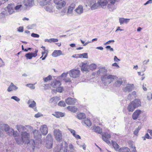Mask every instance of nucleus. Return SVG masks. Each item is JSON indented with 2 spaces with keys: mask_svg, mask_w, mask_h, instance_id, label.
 <instances>
[{
  "mask_svg": "<svg viewBox=\"0 0 152 152\" xmlns=\"http://www.w3.org/2000/svg\"><path fill=\"white\" fill-rule=\"evenodd\" d=\"M57 150H56L57 152H74L75 151V148L69 150L67 151V144L65 142L64 144H61L57 146Z\"/></svg>",
  "mask_w": 152,
  "mask_h": 152,
  "instance_id": "nucleus-1",
  "label": "nucleus"
},
{
  "mask_svg": "<svg viewBox=\"0 0 152 152\" xmlns=\"http://www.w3.org/2000/svg\"><path fill=\"white\" fill-rule=\"evenodd\" d=\"M54 2L57 9H61L66 4V2L64 0H54Z\"/></svg>",
  "mask_w": 152,
  "mask_h": 152,
  "instance_id": "nucleus-2",
  "label": "nucleus"
},
{
  "mask_svg": "<svg viewBox=\"0 0 152 152\" xmlns=\"http://www.w3.org/2000/svg\"><path fill=\"white\" fill-rule=\"evenodd\" d=\"M115 78V76L112 75H105L101 77L102 80V81H105L106 83L110 84L113 82Z\"/></svg>",
  "mask_w": 152,
  "mask_h": 152,
  "instance_id": "nucleus-3",
  "label": "nucleus"
},
{
  "mask_svg": "<svg viewBox=\"0 0 152 152\" xmlns=\"http://www.w3.org/2000/svg\"><path fill=\"white\" fill-rule=\"evenodd\" d=\"M46 142V148L48 149L51 148L53 144V139L50 134H48L47 135Z\"/></svg>",
  "mask_w": 152,
  "mask_h": 152,
  "instance_id": "nucleus-4",
  "label": "nucleus"
},
{
  "mask_svg": "<svg viewBox=\"0 0 152 152\" xmlns=\"http://www.w3.org/2000/svg\"><path fill=\"white\" fill-rule=\"evenodd\" d=\"M54 134L56 139L57 141H61L62 138V132L59 129H55L54 130Z\"/></svg>",
  "mask_w": 152,
  "mask_h": 152,
  "instance_id": "nucleus-5",
  "label": "nucleus"
},
{
  "mask_svg": "<svg viewBox=\"0 0 152 152\" xmlns=\"http://www.w3.org/2000/svg\"><path fill=\"white\" fill-rule=\"evenodd\" d=\"M10 126L7 124H0V136H3V133L2 131H4L5 132H7L9 129Z\"/></svg>",
  "mask_w": 152,
  "mask_h": 152,
  "instance_id": "nucleus-6",
  "label": "nucleus"
},
{
  "mask_svg": "<svg viewBox=\"0 0 152 152\" xmlns=\"http://www.w3.org/2000/svg\"><path fill=\"white\" fill-rule=\"evenodd\" d=\"M88 3L89 5L92 10L97 9L100 6L98 3H96V0H89Z\"/></svg>",
  "mask_w": 152,
  "mask_h": 152,
  "instance_id": "nucleus-7",
  "label": "nucleus"
},
{
  "mask_svg": "<svg viewBox=\"0 0 152 152\" xmlns=\"http://www.w3.org/2000/svg\"><path fill=\"white\" fill-rule=\"evenodd\" d=\"M80 74V71L76 69H72L69 72L70 76L74 78L79 77Z\"/></svg>",
  "mask_w": 152,
  "mask_h": 152,
  "instance_id": "nucleus-8",
  "label": "nucleus"
},
{
  "mask_svg": "<svg viewBox=\"0 0 152 152\" xmlns=\"http://www.w3.org/2000/svg\"><path fill=\"white\" fill-rule=\"evenodd\" d=\"M111 137V135L107 132L104 133L102 134V140L108 144H110V142L109 139Z\"/></svg>",
  "mask_w": 152,
  "mask_h": 152,
  "instance_id": "nucleus-9",
  "label": "nucleus"
},
{
  "mask_svg": "<svg viewBox=\"0 0 152 152\" xmlns=\"http://www.w3.org/2000/svg\"><path fill=\"white\" fill-rule=\"evenodd\" d=\"M108 0H98V4L102 8H105L108 4Z\"/></svg>",
  "mask_w": 152,
  "mask_h": 152,
  "instance_id": "nucleus-10",
  "label": "nucleus"
},
{
  "mask_svg": "<svg viewBox=\"0 0 152 152\" xmlns=\"http://www.w3.org/2000/svg\"><path fill=\"white\" fill-rule=\"evenodd\" d=\"M27 104H29L28 107H29L34 109L35 111H37V110L35 107L36 103L32 99H30L28 101Z\"/></svg>",
  "mask_w": 152,
  "mask_h": 152,
  "instance_id": "nucleus-11",
  "label": "nucleus"
},
{
  "mask_svg": "<svg viewBox=\"0 0 152 152\" xmlns=\"http://www.w3.org/2000/svg\"><path fill=\"white\" fill-rule=\"evenodd\" d=\"M65 102L68 105H73L76 103V100L75 98L69 97L66 99Z\"/></svg>",
  "mask_w": 152,
  "mask_h": 152,
  "instance_id": "nucleus-12",
  "label": "nucleus"
},
{
  "mask_svg": "<svg viewBox=\"0 0 152 152\" xmlns=\"http://www.w3.org/2000/svg\"><path fill=\"white\" fill-rule=\"evenodd\" d=\"M131 102L136 108L141 105V102L139 99H135L134 101Z\"/></svg>",
  "mask_w": 152,
  "mask_h": 152,
  "instance_id": "nucleus-13",
  "label": "nucleus"
},
{
  "mask_svg": "<svg viewBox=\"0 0 152 152\" xmlns=\"http://www.w3.org/2000/svg\"><path fill=\"white\" fill-rule=\"evenodd\" d=\"M41 48H42L44 51L42 53V56L40 58H42V60H44L47 56L48 52V50H46L45 47L42 46Z\"/></svg>",
  "mask_w": 152,
  "mask_h": 152,
  "instance_id": "nucleus-14",
  "label": "nucleus"
},
{
  "mask_svg": "<svg viewBox=\"0 0 152 152\" xmlns=\"http://www.w3.org/2000/svg\"><path fill=\"white\" fill-rule=\"evenodd\" d=\"M17 143L19 144H23L25 141L21 135H18L15 138Z\"/></svg>",
  "mask_w": 152,
  "mask_h": 152,
  "instance_id": "nucleus-15",
  "label": "nucleus"
},
{
  "mask_svg": "<svg viewBox=\"0 0 152 152\" xmlns=\"http://www.w3.org/2000/svg\"><path fill=\"white\" fill-rule=\"evenodd\" d=\"M40 130L43 135H46L48 132L47 126L46 125H43L40 127Z\"/></svg>",
  "mask_w": 152,
  "mask_h": 152,
  "instance_id": "nucleus-16",
  "label": "nucleus"
},
{
  "mask_svg": "<svg viewBox=\"0 0 152 152\" xmlns=\"http://www.w3.org/2000/svg\"><path fill=\"white\" fill-rule=\"evenodd\" d=\"M33 133L35 138L39 141L41 136L40 132L38 130H35L33 131Z\"/></svg>",
  "mask_w": 152,
  "mask_h": 152,
  "instance_id": "nucleus-17",
  "label": "nucleus"
},
{
  "mask_svg": "<svg viewBox=\"0 0 152 152\" xmlns=\"http://www.w3.org/2000/svg\"><path fill=\"white\" fill-rule=\"evenodd\" d=\"M141 110H135L132 115L133 119L134 120H136L141 113Z\"/></svg>",
  "mask_w": 152,
  "mask_h": 152,
  "instance_id": "nucleus-18",
  "label": "nucleus"
},
{
  "mask_svg": "<svg viewBox=\"0 0 152 152\" xmlns=\"http://www.w3.org/2000/svg\"><path fill=\"white\" fill-rule=\"evenodd\" d=\"M59 100H60V98L59 97L57 96H54L50 99L49 102L50 103H53L54 104H56Z\"/></svg>",
  "mask_w": 152,
  "mask_h": 152,
  "instance_id": "nucleus-19",
  "label": "nucleus"
},
{
  "mask_svg": "<svg viewBox=\"0 0 152 152\" xmlns=\"http://www.w3.org/2000/svg\"><path fill=\"white\" fill-rule=\"evenodd\" d=\"M120 0H109V4L107 5V7L109 9L113 7V5L117 2H118Z\"/></svg>",
  "mask_w": 152,
  "mask_h": 152,
  "instance_id": "nucleus-20",
  "label": "nucleus"
},
{
  "mask_svg": "<svg viewBox=\"0 0 152 152\" xmlns=\"http://www.w3.org/2000/svg\"><path fill=\"white\" fill-rule=\"evenodd\" d=\"M75 7V4L74 3L71 4L68 7L67 13L71 14L72 13L73 10L74 9Z\"/></svg>",
  "mask_w": 152,
  "mask_h": 152,
  "instance_id": "nucleus-21",
  "label": "nucleus"
},
{
  "mask_svg": "<svg viewBox=\"0 0 152 152\" xmlns=\"http://www.w3.org/2000/svg\"><path fill=\"white\" fill-rule=\"evenodd\" d=\"M21 136L25 141L26 140H28L29 138V133L26 131H23L21 133Z\"/></svg>",
  "mask_w": 152,
  "mask_h": 152,
  "instance_id": "nucleus-22",
  "label": "nucleus"
},
{
  "mask_svg": "<svg viewBox=\"0 0 152 152\" xmlns=\"http://www.w3.org/2000/svg\"><path fill=\"white\" fill-rule=\"evenodd\" d=\"M61 55H62V52L60 50H54L52 54V56L54 57H56Z\"/></svg>",
  "mask_w": 152,
  "mask_h": 152,
  "instance_id": "nucleus-23",
  "label": "nucleus"
},
{
  "mask_svg": "<svg viewBox=\"0 0 152 152\" xmlns=\"http://www.w3.org/2000/svg\"><path fill=\"white\" fill-rule=\"evenodd\" d=\"M16 128L19 132H23L22 131H25L26 128L23 126L21 125H17L16 126Z\"/></svg>",
  "mask_w": 152,
  "mask_h": 152,
  "instance_id": "nucleus-24",
  "label": "nucleus"
},
{
  "mask_svg": "<svg viewBox=\"0 0 152 152\" xmlns=\"http://www.w3.org/2000/svg\"><path fill=\"white\" fill-rule=\"evenodd\" d=\"M18 88L13 83H11L10 86L8 87L7 89V91H11L13 90H15L17 89Z\"/></svg>",
  "mask_w": 152,
  "mask_h": 152,
  "instance_id": "nucleus-25",
  "label": "nucleus"
},
{
  "mask_svg": "<svg viewBox=\"0 0 152 152\" xmlns=\"http://www.w3.org/2000/svg\"><path fill=\"white\" fill-rule=\"evenodd\" d=\"M51 0H42L41 1V5L44 6L46 5H50L51 4Z\"/></svg>",
  "mask_w": 152,
  "mask_h": 152,
  "instance_id": "nucleus-26",
  "label": "nucleus"
},
{
  "mask_svg": "<svg viewBox=\"0 0 152 152\" xmlns=\"http://www.w3.org/2000/svg\"><path fill=\"white\" fill-rule=\"evenodd\" d=\"M136 108L134 106L133 104L131 102L127 107V109L129 112H133Z\"/></svg>",
  "mask_w": 152,
  "mask_h": 152,
  "instance_id": "nucleus-27",
  "label": "nucleus"
},
{
  "mask_svg": "<svg viewBox=\"0 0 152 152\" xmlns=\"http://www.w3.org/2000/svg\"><path fill=\"white\" fill-rule=\"evenodd\" d=\"M27 145L30 146L33 150H34L35 147V143L34 140L31 139L27 143Z\"/></svg>",
  "mask_w": 152,
  "mask_h": 152,
  "instance_id": "nucleus-28",
  "label": "nucleus"
},
{
  "mask_svg": "<svg viewBox=\"0 0 152 152\" xmlns=\"http://www.w3.org/2000/svg\"><path fill=\"white\" fill-rule=\"evenodd\" d=\"M52 115L56 118H59L60 117L64 116V113L61 112H55Z\"/></svg>",
  "mask_w": 152,
  "mask_h": 152,
  "instance_id": "nucleus-29",
  "label": "nucleus"
},
{
  "mask_svg": "<svg viewBox=\"0 0 152 152\" xmlns=\"http://www.w3.org/2000/svg\"><path fill=\"white\" fill-rule=\"evenodd\" d=\"M129 19L124 18H119V20L121 25L124 24V23H127L129 22Z\"/></svg>",
  "mask_w": 152,
  "mask_h": 152,
  "instance_id": "nucleus-30",
  "label": "nucleus"
},
{
  "mask_svg": "<svg viewBox=\"0 0 152 152\" xmlns=\"http://www.w3.org/2000/svg\"><path fill=\"white\" fill-rule=\"evenodd\" d=\"M88 67L89 66L88 65L83 63L81 67V71L82 72L88 71Z\"/></svg>",
  "mask_w": 152,
  "mask_h": 152,
  "instance_id": "nucleus-31",
  "label": "nucleus"
},
{
  "mask_svg": "<svg viewBox=\"0 0 152 152\" xmlns=\"http://www.w3.org/2000/svg\"><path fill=\"white\" fill-rule=\"evenodd\" d=\"M83 7L82 6L79 5L75 10V11L78 14H80L83 12Z\"/></svg>",
  "mask_w": 152,
  "mask_h": 152,
  "instance_id": "nucleus-32",
  "label": "nucleus"
},
{
  "mask_svg": "<svg viewBox=\"0 0 152 152\" xmlns=\"http://www.w3.org/2000/svg\"><path fill=\"white\" fill-rule=\"evenodd\" d=\"M132 89L133 87L132 86L129 85L124 88L123 90L125 92H129L132 91Z\"/></svg>",
  "mask_w": 152,
  "mask_h": 152,
  "instance_id": "nucleus-33",
  "label": "nucleus"
},
{
  "mask_svg": "<svg viewBox=\"0 0 152 152\" xmlns=\"http://www.w3.org/2000/svg\"><path fill=\"white\" fill-rule=\"evenodd\" d=\"M52 85L53 86V87L54 88L58 87L61 85V83L60 81L56 80L52 83Z\"/></svg>",
  "mask_w": 152,
  "mask_h": 152,
  "instance_id": "nucleus-34",
  "label": "nucleus"
},
{
  "mask_svg": "<svg viewBox=\"0 0 152 152\" xmlns=\"http://www.w3.org/2000/svg\"><path fill=\"white\" fill-rule=\"evenodd\" d=\"M82 123L83 124H86L88 126H90L91 125V123L90 120L89 119H87L85 121H83Z\"/></svg>",
  "mask_w": 152,
  "mask_h": 152,
  "instance_id": "nucleus-35",
  "label": "nucleus"
},
{
  "mask_svg": "<svg viewBox=\"0 0 152 152\" xmlns=\"http://www.w3.org/2000/svg\"><path fill=\"white\" fill-rule=\"evenodd\" d=\"M77 117L79 119H83L86 118V116L84 113H80L77 114Z\"/></svg>",
  "mask_w": 152,
  "mask_h": 152,
  "instance_id": "nucleus-36",
  "label": "nucleus"
},
{
  "mask_svg": "<svg viewBox=\"0 0 152 152\" xmlns=\"http://www.w3.org/2000/svg\"><path fill=\"white\" fill-rule=\"evenodd\" d=\"M130 149L127 147H123L118 149L119 152H129Z\"/></svg>",
  "mask_w": 152,
  "mask_h": 152,
  "instance_id": "nucleus-37",
  "label": "nucleus"
},
{
  "mask_svg": "<svg viewBox=\"0 0 152 152\" xmlns=\"http://www.w3.org/2000/svg\"><path fill=\"white\" fill-rule=\"evenodd\" d=\"M67 108L69 110L73 113L76 112L77 110V108L75 107V106H68L67 107Z\"/></svg>",
  "mask_w": 152,
  "mask_h": 152,
  "instance_id": "nucleus-38",
  "label": "nucleus"
},
{
  "mask_svg": "<svg viewBox=\"0 0 152 152\" xmlns=\"http://www.w3.org/2000/svg\"><path fill=\"white\" fill-rule=\"evenodd\" d=\"M112 144L113 146V147L115 149V150H118L119 146V145L117 144V143L116 142L114 141H112Z\"/></svg>",
  "mask_w": 152,
  "mask_h": 152,
  "instance_id": "nucleus-39",
  "label": "nucleus"
},
{
  "mask_svg": "<svg viewBox=\"0 0 152 152\" xmlns=\"http://www.w3.org/2000/svg\"><path fill=\"white\" fill-rule=\"evenodd\" d=\"M94 131L99 134H101L102 132V129L99 126L95 127L94 128Z\"/></svg>",
  "mask_w": 152,
  "mask_h": 152,
  "instance_id": "nucleus-40",
  "label": "nucleus"
},
{
  "mask_svg": "<svg viewBox=\"0 0 152 152\" xmlns=\"http://www.w3.org/2000/svg\"><path fill=\"white\" fill-rule=\"evenodd\" d=\"M45 41L51 43L52 42H57L58 41V40L57 39L51 38L49 39H46Z\"/></svg>",
  "mask_w": 152,
  "mask_h": 152,
  "instance_id": "nucleus-41",
  "label": "nucleus"
},
{
  "mask_svg": "<svg viewBox=\"0 0 152 152\" xmlns=\"http://www.w3.org/2000/svg\"><path fill=\"white\" fill-rule=\"evenodd\" d=\"M7 7L9 12L11 13L13 11L12 4H9Z\"/></svg>",
  "mask_w": 152,
  "mask_h": 152,
  "instance_id": "nucleus-42",
  "label": "nucleus"
},
{
  "mask_svg": "<svg viewBox=\"0 0 152 152\" xmlns=\"http://www.w3.org/2000/svg\"><path fill=\"white\" fill-rule=\"evenodd\" d=\"M52 79V77L51 75H49L46 77L43 78V80L45 82H48Z\"/></svg>",
  "mask_w": 152,
  "mask_h": 152,
  "instance_id": "nucleus-43",
  "label": "nucleus"
},
{
  "mask_svg": "<svg viewBox=\"0 0 152 152\" xmlns=\"http://www.w3.org/2000/svg\"><path fill=\"white\" fill-rule=\"evenodd\" d=\"M13 129L12 128H9V129H8V130L6 132L7 134L9 136H12V133L13 131Z\"/></svg>",
  "mask_w": 152,
  "mask_h": 152,
  "instance_id": "nucleus-44",
  "label": "nucleus"
},
{
  "mask_svg": "<svg viewBox=\"0 0 152 152\" xmlns=\"http://www.w3.org/2000/svg\"><path fill=\"white\" fill-rule=\"evenodd\" d=\"M38 52V50L36 49L34 53H30L32 55V58L36 57L37 56Z\"/></svg>",
  "mask_w": 152,
  "mask_h": 152,
  "instance_id": "nucleus-45",
  "label": "nucleus"
},
{
  "mask_svg": "<svg viewBox=\"0 0 152 152\" xmlns=\"http://www.w3.org/2000/svg\"><path fill=\"white\" fill-rule=\"evenodd\" d=\"M35 83L34 84H28L26 85V86L30 88L31 89H34L35 88Z\"/></svg>",
  "mask_w": 152,
  "mask_h": 152,
  "instance_id": "nucleus-46",
  "label": "nucleus"
},
{
  "mask_svg": "<svg viewBox=\"0 0 152 152\" xmlns=\"http://www.w3.org/2000/svg\"><path fill=\"white\" fill-rule=\"evenodd\" d=\"M58 106L64 107L66 106V104L64 101H61L59 102L58 104Z\"/></svg>",
  "mask_w": 152,
  "mask_h": 152,
  "instance_id": "nucleus-47",
  "label": "nucleus"
},
{
  "mask_svg": "<svg viewBox=\"0 0 152 152\" xmlns=\"http://www.w3.org/2000/svg\"><path fill=\"white\" fill-rule=\"evenodd\" d=\"M25 56L27 59H30L32 58V55H31L30 53L26 54Z\"/></svg>",
  "mask_w": 152,
  "mask_h": 152,
  "instance_id": "nucleus-48",
  "label": "nucleus"
},
{
  "mask_svg": "<svg viewBox=\"0 0 152 152\" xmlns=\"http://www.w3.org/2000/svg\"><path fill=\"white\" fill-rule=\"evenodd\" d=\"M141 129V127L140 126H138V128H137L136 129L134 130V134L135 135H137L139 130Z\"/></svg>",
  "mask_w": 152,
  "mask_h": 152,
  "instance_id": "nucleus-49",
  "label": "nucleus"
},
{
  "mask_svg": "<svg viewBox=\"0 0 152 152\" xmlns=\"http://www.w3.org/2000/svg\"><path fill=\"white\" fill-rule=\"evenodd\" d=\"M56 91L59 92L61 93L64 91L63 88L62 87H58L56 89Z\"/></svg>",
  "mask_w": 152,
  "mask_h": 152,
  "instance_id": "nucleus-50",
  "label": "nucleus"
},
{
  "mask_svg": "<svg viewBox=\"0 0 152 152\" xmlns=\"http://www.w3.org/2000/svg\"><path fill=\"white\" fill-rule=\"evenodd\" d=\"M79 57L87 58H88V55L87 53H84L79 54Z\"/></svg>",
  "mask_w": 152,
  "mask_h": 152,
  "instance_id": "nucleus-51",
  "label": "nucleus"
},
{
  "mask_svg": "<svg viewBox=\"0 0 152 152\" xmlns=\"http://www.w3.org/2000/svg\"><path fill=\"white\" fill-rule=\"evenodd\" d=\"M68 130L72 134V135L74 136L75 134H76L75 131L73 129H72L70 128H68Z\"/></svg>",
  "mask_w": 152,
  "mask_h": 152,
  "instance_id": "nucleus-52",
  "label": "nucleus"
},
{
  "mask_svg": "<svg viewBox=\"0 0 152 152\" xmlns=\"http://www.w3.org/2000/svg\"><path fill=\"white\" fill-rule=\"evenodd\" d=\"M12 134V136H13L15 137V138L18 136V132L16 131H14V130Z\"/></svg>",
  "mask_w": 152,
  "mask_h": 152,
  "instance_id": "nucleus-53",
  "label": "nucleus"
},
{
  "mask_svg": "<svg viewBox=\"0 0 152 152\" xmlns=\"http://www.w3.org/2000/svg\"><path fill=\"white\" fill-rule=\"evenodd\" d=\"M91 69H96V66L95 64H92L90 66Z\"/></svg>",
  "mask_w": 152,
  "mask_h": 152,
  "instance_id": "nucleus-54",
  "label": "nucleus"
},
{
  "mask_svg": "<svg viewBox=\"0 0 152 152\" xmlns=\"http://www.w3.org/2000/svg\"><path fill=\"white\" fill-rule=\"evenodd\" d=\"M31 36L32 37L35 38H38L39 37V35L34 33H33L31 34Z\"/></svg>",
  "mask_w": 152,
  "mask_h": 152,
  "instance_id": "nucleus-55",
  "label": "nucleus"
},
{
  "mask_svg": "<svg viewBox=\"0 0 152 152\" xmlns=\"http://www.w3.org/2000/svg\"><path fill=\"white\" fill-rule=\"evenodd\" d=\"M11 99L15 100L17 102L20 100V99L16 96H13L11 97Z\"/></svg>",
  "mask_w": 152,
  "mask_h": 152,
  "instance_id": "nucleus-56",
  "label": "nucleus"
},
{
  "mask_svg": "<svg viewBox=\"0 0 152 152\" xmlns=\"http://www.w3.org/2000/svg\"><path fill=\"white\" fill-rule=\"evenodd\" d=\"M42 115L39 113H38L37 114L34 115V117L36 118H38Z\"/></svg>",
  "mask_w": 152,
  "mask_h": 152,
  "instance_id": "nucleus-57",
  "label": "nucleus"
},
{
  "mask_svg": "<svg viewBox=\"0 0 152 152\" xmlns=\"http://www.w3.org/2000/svg\"><path fill=\"white\" fill-rule=\"evenodd\" d=\"M18 30L19 32H23V28L22 26H20L18 28Z\"/></svg>",
  "mask_w": 152,
  "mask_h": 152,
  "instance_id": "nucleus-58",
  "label": "nucleus"
},
{
  "mask_svg": "<svg viewBox=\"0 0 152 152\" xmlns=\"http://www.w3.org/2000/svg\"><path fill=\"white\" fill-rule=\"evenodd\" d=\"M22 6L21 5H19L16 6L15 8V9L16 10H18L20 9Z\"/></svg>",
  "mask_w": 152,
  "mask_h": 152,
  "instance_id": "nucleus-59",
  "label": "nucleus"
},
{
  "mask_svg": "<svg viewBox=\"0 0 152 152\" xmlns=\"http://www.w3.org/2000/svg\"><path fill=\"white\" fill-rule=\"evenodd\" d=\"M114 42H115L114 40H109V41H108L107 42H106L104 44V45H107V44H109L110 43H111V42L113 43Z\"/></svg>",
  "mask_w": 152,
  "mask_h": 152,
  "instance_id": "nucleus-60",
  "label": "nucleus"
},
{
  "mask_svg": "<svg viewBox=\"0 0 152 152\" xmlns=\"http://www.w3.org/2000/svg\"><path fill=\"white\" fill-rule=\"evenodd\" d=\"M145 137L147 139H151L152 138L151 137H150L149 134L148 133H146L145 135Z\"/></svg>",
  "mask_w": 152,
  "mask_h": 152,
  "instance_id": "nucleus-61",
  "label": "nucleus"
},
{
  "mask_svg": "<svg viewBox=\"0 0 152 152\" xmlns=\"http://www.w3.org/2000/svg\"><path fill=\"white\" fill-rule=\"evenodd\" d=\"M69 150H72L74 148V146L72 144H70L69 145Z\"/></svg>",
  "mask_w": 152,
  "mask_h": 152,
  "instance_id": "nucleus-62",
  "label": "nucleus"
},
{
  "mask_svg": "<svg viewBox=\"0 0 152 152\" xmlns=\"http://www.w3.org/2000/svg\"><path fill=\"white\" fill-rule=\"evenodd\" d=\"M112 66H115L117 68H118L119 67V66L116 63H114L112 64Z\"/></svg>",
  "mask_w": 152,
  "mask_h": 152,
  "instance_id": "nucleus-63",
  "label": "nucleus"
},
{
  "mask_svg": "<svg viewBox=\"0 0 152 152\" xmlns=\"http://www.w3.org/2000/svg\"><path fill=\"white\" fill-rule=\"evenodd\" d=\"M77 139H80L81 138L77 134H76L74 136Z\"/></svg>",
  "mask_w": 152,
  "mask_h": 152,
  "instance_id": "nucleus-64",
  "label": "nucleus"
}]
</instances>
